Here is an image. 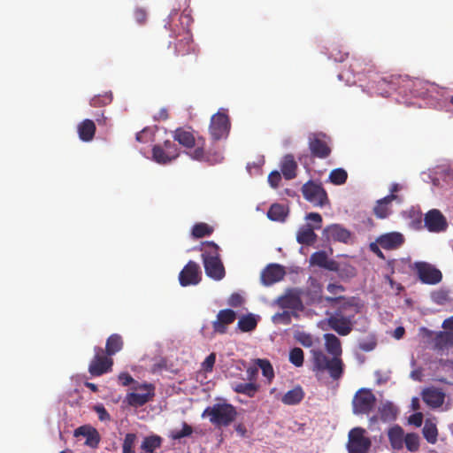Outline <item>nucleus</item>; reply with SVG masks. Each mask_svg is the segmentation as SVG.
<instances>
[{
    "instance_id": "obj_1",
    "label": "nucleus",
    "mask_w": 453,
    "mask_h": 453,
    "mask_svg": "<svg viewBox=\"0 0 453 453\" xmlns=\"http://www.w3.org/2000/svg\"><path fill=\"white\" fill-rule=\"evenodd\" d=\"M331 306L338 305L333 313H326V324L330 329L336 332L339 335L346 336L349 334L355 324V316L360 312L361 305L355 297L345 298L325 297Z\"/></svg>"
},
{
    "instance_id": "obj_2",
    "label": "nucleus",
    "mask_w": 453,
    "mask_h": 453,
    "mask_svg": "<svg viewBox=\"0 0 453 453\" xmlns=\"http://www.w3.org/2000/svg\"><path fill=\"white\" fill-rule=\"evenodd\" d=\"M326 349L333 355L329 358L322 350H312V371L315 372H327L334 380H339L343 374V362L341 359L342 352L341 341L333 334L324 335Z\"/></svg>"
},
{
    "instance_id": "obj_3",
    "label": "nucleus",
    "mask_w": 453,
    "mask_h": 453,
    "mask_svg": "<svg viewBox=\"0 0 453 453\" xmlns=\"http://www.w3.org/2000/svg\"><path fill=\"white\" fill-rule=\"evenodd\" d=\"M205 273L208 277L220 280L225 277L226 271L220 259L219 247L213 242H204L199 249Z\"/></svg>"
},
{
    "instance_id": "obj_4",
    "label": "nucleus",
    "mask_w": 453,
    "mask_h": 453,
    "mask_svg": "<svg viewBox=\"0 0 453 453\" xmlns=\"http://www.w3.org/2000/svg\"><path fill=\"white\" fill-rule=\"evenodd\" d=\"M237 416L236 408L226 402L216 403L208 406L202 413L203 418H209L211 425L218 428L229 426L235 421Z\"/></svg>"
},
{
    "instance_id": "obj_5",
    "label": "nucleus",
    "mask_w": 453,
    "mask_h": 453,
    "mask_svg": "<svg viewBox=\"0 0 453 453\" xmlns=\"http://www.w3.org/2000/svg\"><path fill=\"white\" fill-rule=\"evenodd\" d=\"M173 139L186 149L190 150L187 154L194 160L208 161L204 151L205 140L196 138L193 132L183 127H178L173 132Z\"/></svg>"
},
{
    "instance_id": "obj_6",
    "label": "nucleus",
    "mask_w": 453,
    "mask_h": 453,
    "mask_svg": "<svg viewBox=\"0 0 453 453\" xmlns=\"http://www.w3.org/2000/svg\"><path fill=\"white\" fill-rule=\"evenodd\" d=\"M308 146L313 157L325 159L332 152L331 139L323 132L310 134L308 136Z\"/></svg>"
},
{
    "instance_id": "obj_7",
    "label": "nucleus",
    "mask_w": 453,
    "mask_h": 453,
    "mask_svg": "<svg viewBox=\"0 0 453 453\" xmlns=\"http://www.w3.org/2000/svg\"><path fill=\"white\" fill-rule=\"evenodd\" d=\"M95 356L89 363L88 372L92 376H101L111 371L113 359L99 347H94Z\"/></svg>"
},
{
    "instance_id": "obj_8",
    "label": "nucleus",
    "mask_w": 453,
    "mask_h": 453,
    "mask_svg": "<svg viewBox=\"0 0 453 453\" xmlns=\"http://www.w3.org/2000/svg\"><path fill=\"white\" fill-rule=\"evenodd\" d=\"M365 430L355 427L349 433L347 449L349 453H367L371 448V440L366 437Z\"/></svg>"
},
{
    "instance_id": "obj_9",
    "label": "nucleus",
    "mask_w": 453,
    "mask_h": 453,
    "mask_svg": "<svg viewBox=\"0 0 453 453\" xmlns=\"http://www.w3.org/2000/svg\"><path fill=\"white\" fill-rule=\"evenodd\" d=\"M376 397L371 389L360 388L352 400L353 413L368 414L374 407Z\"/></svg>"
},
{
    "instance_id": "obj_10",
    "label": "nucleus",
    "mask_w": 453,
    "mask_h": 453,
    "mask_svg": "<svg viewBox=\"0 0 453 453\" xmlns=\"http://www.w3.org/2000/svg\"><path fill=\"white\" fill-rule=\"evenodd\" d=\"M179 157V149L177 145L166 140L163 145L156 144L152 148V158L158 164L165 165L171 163Z\"/></svg>"
},
{
    "instance_id": "obj_11",
    "label": "nucleus",
    "mask_w": 453,
    "mask_h": 453,
    "mask_svg": "<svg viewBox=\"0 0 453 453\" xmlns=\"http://www.w3.org/2000/svg\"><path fill=\"white\" fill-rule=\"evenodd\" d=\"M414 270L419 280L424 284L436 285L442 280L441 272L427 262H416Z\"/></svg>"
},
{
    "instance_id": "obj_12",
    "label": "nucleus",
    "mask_w": 453,
    "mask_h": 453,
    "mask_svg": "<svg viewBox=\"0 0 453 453\" xmlns=\"http://www.w3.org/2000/svg\"><path fill=\"white\" fill-rule=\"evenodd\" d=\"M303 197L315 206H324L328 203L327 194L321 184L309 180L302 187Z\"/></svg>"
},
{
    "instance_id": "obj_13",
    "label": "nucleus",
    "mask_w": 453,
    "mask_h": 453,
    "mask_svg": "<svg viewBox=\"0 0 453 453\" xmlns=\"http://www.w3.org/2000/svg\"><path fill=\"white\" fill-rule=\"evenodd\" d=\"M135 389L144 392L128 393L126 396V402L133 407H141L152 400L155 395V387L152 384L143 383L135 388Z\"/></svg>"
},
{
    "instance_id": "obj_14",
    "label": "nucleus",
    "mask_w": 453,
    "mask_h": 453,
    "mask_svg": "<svg viewBox=\"0 0 453 453\" xmlns=\"http://www.w3.org/2000/svg\"><path fill=\"white\" fill-rule=\"evenodd\" d=\"M210 134L213 140H220L228 134L230 129L229 118L226 113L217 112L211 119Z\"/></svg>"
},
{
    "instance_id": "obj_15",
    "label": "nucleus",
    "mask_w": 453,
    "mask_h": 453,
    "mask_svg": "<svg viewBox=\"0 0 453 453\" xmlns=\"http://www.w3.org/2000/svg\"><path fill=\"white\" fill-rule=\"evenodd\" d=\"M424 226L431 233H441L447 230L449 225L440 210L432 209L424 216Z\"/></svg>"
},
{
    "instance_id": "obj_16",
    "label": "nucleus",
    "mask_w": 453,
    "mask_h": 453,
    "mask_svg": "<svg viewBox=\"0 0 453 453\" xmlns=\"http://www.w3.org/2000/svg\"><path fill=\"white\" fill-rule=\"evenodd\" d=\"M201 280V269L197 263L189 261L180 271L179 281L182 287L196 285Z\"/></svg>"
},
{
    "instance_id": "obj_17",
    "label": "nucleus",
    "mask_w": 453,
    "mask_h": 453,
    "mask_svg": "<svg viewBox=\"0 0 453 453\" xmlns=\"http://www.w3.org/2000/svg\"><path fill=\"white\" fill-rule=\"evenodd\" d=\"M277 304L281 309H290L298 311H303L304 309L301 299V291L296 289L290 290L284 296H280L277 300Z\"/></svg>"
},
{
    "instance_id": "obj_18",
    "label": "nucleus",
    "mask_w": 453,
    "mask_h": 453,
    "mask_svg": "<svg viewBox=\"0 0 453 453\" xmlns=\"http://www.w3.org/2000/svg\"><path fill=\"white\" fill-rule=\"evenodd\" d=\"M236 312L231 309L220 310L217 314L216 320L212 322L213 332L224 334L227 331V326L234 322Z\"/></svg>"
},
{
    "instance_id": "obj_19",
    "label": "nucleus",
    "mask_w": 453,
    "mask_h": 453,
    "mask_svg": "<svg viewBox=\"0 0 453 453\" xmlns=\"http://www.w3.org/2000/svg\"><path fill=\"white\" fill-rule=\"evenodd\" d=\"M376 239L380 246L387 250H397L405 242L403 234L399 232L386 233L379 235Z\"/></svg>"
},
{
    "instance_id": "obj_20",
    "label": "nucleus",
    "mask_w": 453,
    "mask_h": 453,
    "mask_svg": "<svg viewBox=\"0 0 453 453\" xmlns=\"http://www.w3.org/2000/svg\"><path fill=\"white\" fill-rule=\"evenodd\" d=\"M286 274L284 267L278 264L267 265L261 273V281L265 286H271L281 280Z\"/></svg>"
},
{
    "instance_id": "obj_21",
    "label": "nucleus",
    "mask_w": 453,
    "mask_h": 453,
    "mask_svg": "<svg viewBox=\"0 0 453 453\" xmlns=\"http://www.w3.org/2000/svg\"><path fill=\"white\" fill-rule=\"evenodd\" d=\"M74 437L83 436L86 438L85 445L92 448L96 449L99 446L101 436L98 433V431L89 426V425H83L76 428L73 432Z\"/></svg>"
},
{
    "instance_id": "obj_22",
    "label": "nucleus",
    "mask_w": 453,
    "mask_h": 453,
    "mask_svg": "<svg viewBox=\"0 0 453 453\" xmlns=\"http://www.w3.org/2000/svg\"><path fill=\"white\" fill-rule=\"evenodd\" d=\"M194 51L192 35L188 30L183 31L177 37L174 44L176 56H186Z\"/></svg>"
},
{
    "instance_id": "obj_23",
    "label": "nucleus",
    "mask_w": 453,
    "mask_h": 453,
    "mask_svg": "<svg viewBox=\"0 0 453 453\" xmlns=\"http://www.w3.org/2000/svg\"><path fill=\"white\" fill-rule=\"evenodd\" d=\"M421 395L423 401L431 408L441 406L445 398L444 393L434 387L423 389Z\"/></svg>"
},
{
    "instance_id": "obj_24",
    "label": "nucleus",
    "mask_w": 453,
    "mask_h": 453,
    "mask_svg": "<svg viewBox=\"0 0 453 453\" xmlns=\"http://www.w3.org/2000/svg\"><path fill=\"white\" fill-rule=\"evenodd\" d=\"M297 167V163L292 154L284 156L280 164V170L286 180H293L296 177Z\"/></svg>"
},
{
    "instance_id": "obj_25",
    "label": "nucleus",
    "mask_w": 453,
    "mask_h": 453,
    "mask_svg": "<svg viewBox=\"0 0 453 453\" xmlns=\"http://www.w3.org/2000/svg\"><path fill=\"white\" fill-rule=\"evenodd\" d=\"M396 198L397 196L391 194L385 196L382 199L378 200L376 205L373 208V212L375 216L379 219L388 218L391 214L389 204L393 200Z\"/></svg>"
},
{
    "instance_id": "obj_26",
    "label": "nucleus",
    "mask_w": 453,
    "mask_h": 453,
    "mask_svg": "<svg viewBox=\"0 0 453 453\" xmlns=\"http://www.w3.org/2000/svg\"><path fill=\"white\" fill-rule=\"evenodd\" d=\"M96 125L93 120L88 119H84L77 127L79 138L86 142L92 141L96 134Z\"/></svg>"
},
{
    "instance_id": "obj_27",
    "label": "nucleus",
    "mask_w": 453,
    "mask_h": 453,
    "mask_svg": "<svg viewBox=\"0 0 453 453\" xmlns=\"http://www.w3.org/2000/svg\"><path fill=\"white\" fill-rule=\"evenodd\" d=\"M311 226L306 225L299 228L296 234V241L300 244L311 245L317 240V234L314 233Z\"/></svg>"
},
{
    "instance_id": "obj_28",
    "label": "nucleus",
    "mask_w": 453,
    "mask_h": 453,
    "mask_svg": "<svg viewBox=\"0 0 453 453\" xmlns=\"http://www.w3.org/2000/svg\"><path fill=\"white\" fill-rule=\"evenodd\" d=\"M123 346L124 341L122 336L119 334H112L106 340L104 352L107 356L111 357L119 352L123 349Z\"/></svg>"
},
{
    "instance_id": "obj_29",
    "label": "nucleus",
    "mask_w": 453,
    "mask_h": 453,
    "mask_svg": "<svg viewBox=\"0 0 453 453\" xmlns=\"http://www.w3.org/2000/svg\"><path fill=\"white\" fill-rule=\"evenodd\" d=\"M304 391L301 386H296L288 390L281 397V402L286 405H296L300 403L304 398Z\"/></svg>"
},
{
    "instance_id": "obj_30",
    "label": "nucleus",
    "mask_w": 453,
    "mask_h": 453,
    "mask_svg": "<svg viewBox=\"0 0 453 453\" xmlns=\"http://www.w3.org/2000/svg\"><path fill=\"white\" fill-rule=\"evenodd\" d=\"M325 231L327 233L328 238L334 241L346 243L350 239V232L339 225L328 226Z\"/></svg>"
},
{
    "instance_id": "obj_31",
    "label": "nucleus",
    "mask_w": 453,
    "mask_h": 453,
    "mask_svg": "<svg viewBox=\"0 0 453 453\" xmlns=\"http://www.w3.org/2000/svg\"><path fill=\"white\" fill-rule=\"evenodd\" d=\"M388 439L394 449H402L404 442L403 428L399 426L391 427L388 430Z\"/></svg>"
},
{
    "instance_id": "obj_32",
    "label": "nucleus",
    "mask_w": 453,
    "mask_h": 453,
    "mask_svg": "<svg viewBox=\"0 0 453 453\" xmlns=\"http://www.w3.org/2000/svg\"><path fill=\"white\" fill-rule=\"evenodd\" d=\"M310 263L312 265H318L321 268L334 270V262L328 259L325 251L314 252L310 257Z\"/></svg>"
},
{
    "instance_id": "obj_33",
    "label": "nucleus",
    "mask_w": 453,
    "mask_h": 453,
    "mask_svg": "<svg viewBox=\"0 0 453 453\" xmlns=\"http://www.w3.org/2000/svg\"><path fill=\"white\" fill-rule=\"evenodd\" d=\"M453 345V332L442 331L437 334L434 338V347L438 350H443Z\"/></svg>"
},
{
    "instance_id": "obj_34",
    "label": "nucleus",
    "mask_w": 453,
    "mask_h": 453,
    "mask_svg": "<svg viewBox=\"0 0 453 453\" xmlns=\"http://www.w3.org/2000/svg\"><path fill=\"white\" fill-rule=\"evenodd\" d=\"M162 444V438L158 435H150L144 438L141 445L142 453H153Z\"/></svg>"
},
{
    "instance_id": "obj_35",
    "label": "nucleus",
    "mask_w": 453,
    "mask_h": 453,
    "mask_svg": "<svg viewBox=\"0 0 453 453\" xmlns=\"http://www.w3.org/2000/svg\"><path fill=\"white\" fill-rule=\"evenodd\" d=\"M288 215V209L280 203H273L267 211V217L273 221H284Z\"/></svg>"
},
{
    "instance_id": "obj_36",
    "label": "nucleus",
    "mask_w": 453,
    "mask_h": 453,
    "mask_svg": "<svg viewBox=\"0 0 453 453\" xmlns=\"http://www.w3.org/2000/svg\"><path fill=\"white\" fill-rule=\"evenodd\" d=\"M257 320L252 314L241 317L237 323L238 328L243 333L253 331L257 327Z\"/></svg>"
},
{
    "instance_id": "obj_37",
    "label": "nucleus",
    "mask_w": 453,
    "mask_h": 453,
    "mask_svg": "<svg viewBox=\"0 0 453 453\" xmlns=\"http://www.w3.org/2000/svg\"><path fill=\"white\" fill-rule=\"evenodd\" d=\"M233 389L236 393L246 395L249 397H253L258 390V386L253 382L238 383L234 386Z\"/></svg>"
},
{
    "instance_id": "obj_38",
    "label": "nucleus",
    "mask_w": 453,
    "mask_h": 453,
    "mask_svg": "<svg viewBox=\"0 0 453 453\" xmlns=\"http://www.w3.org/2000/svg\"><path fill=\"white\" fill-rule=\"evenodd\" d=\"M213 233V227L206 223L201 222L194 225L192 228V235L195 238H203L209 236Z\"/></svg>"
},
{
    "instance_id": "obj_39",
    "label": "nucleus",
    "mask_w": 453,
    "mask_h": 453,
    "mask_svg": "<svg viewBox=\"0 0 453 453\" xmlns=\"http://www.w3.org/2000/svg\"><path fill=\"white\" fill-rule=\"evenodd\" d=\"M423 435L429 443H435L438 436L436 426L429 421H426L423 427Z\"/></svg>"
},
{
    "instance_id": "obj_40",
    "label": "nucleus",
    "mask_w": 453,
    "mask_h": 453,
    "mask_svg": "<svg viewBox=\"0 0 453 453\" xmlns=\"http://www.w3.org/2000/svg\"><path fill=\"white\" fill-rule=\"evenodd\" d=\"M112 101L111 92H105L101 95H96L90 99V105L92 107H103L108 105Z\"/></svg>"
},
{
    "instance_id": "obj_41",
    "label": "nucleus",
    "mask_w": 453,
    "mask_h": 453,
    "mask_svg": "<svg viewBox=\"0 0 453 453\" xmlns=\"http://www.w3.org/2000/svg\"><path fill=\"white\" fill-rule=\"evenodd\" d=\"M348 178L347 172L342 168L334 169L329 174V180L334 185H342Z\"/></svg>"
},
{
    "instance_id": "obj_42",
    "label": "nucleus",
    "mask_w": 453,
    "mask_h": 453,
    "mask_svg": "<svg viewBox=\"0 0 453 453\" xmlns=\"http://www.w3.org/2000/svg\"><path fill=\"white\" fill-rule=\"evenodd\" d=\"M368 65L369 63L366 59L358 58L352 60L349 68L354 74H359L369 71L370 68H367Z\"/></svg>"
},
{
    "instance_id": "obj_43",
    "label": "nucleus",
    "mask_w": 453,
    "mask_h": 453,
    "mask_svg": "<svg viewBox=\"0 0 453 453\" xmlns=\"http://www.w3.org/2000/svg\"><path fill=\"white\" fill-rule=\"evenodd\" d=\"M257 365L261 369L262 374L270 382L274 377V372L271 363L267 359H257Z\"/></svg>"
},
{
    "instance_id": "obj_44",
    "label": "nucleus",
    "mask_w": 453,
    "mask_h": 453,
    "mask_svg": "<svg viewBox=\"0 0 453 453\" xmlns=\"http://www.w3.org/2000/svg\"><path fill=\"white\" fill-rule=\"evenodd\" d=\"M303 351L301 348H293L289 352V362L296 367L303 365Z\"/></svg>"
},
{
    "instance_id": "obj_45",
    "label": "nucleus",
    "mask_w": 453,
    "mask_h": 453,
    "mask_svg": "<svg viewBox=\"0 0 453 453\" xmlns=\"http://www.w3.org/2000/svg\"><path fill=\"white\" fill-rule=\"evenodd\" d=\"M403 443L409 451L415 452L419 448V437L416 434H407Z\"/></svg>"
},
{
    "instance_id": "obj_46",
    "label": "nucleus",
    "mask_w": 453,
    "mask_h": 453,
    "mask_svg": "<svg viewBox=\"0 0 453 453\" xmlns=\"http://www.w3.org/2000/svg\"><path fill=\"white\" fill-rule=\"evenodd\" d=\"M137 436L135 434H127L122 444V453H135L134 446Z\"/></svg>"
},
{
    "instance_id": "obj_47",
    "label": "nucleus",
    "mask_w": 453,
    "mask_h": 453,
    "mask_svg": "<svg viewBox=\"0 0 453 453\" xmlns=\"http://www.w3.org/2000/svg\"><path fill=\"white\" fill-rule=\"evenodd\" d=\"M378 90L384 89V86L388 88L384 92L380 93L382 96H388V94H390L392 90L395 89V82L393 81L392 76L381 78L380 81H378Z\"/></svg>"
},
{
    "instance_id": "obj_48",
    "label": "nucleus",
    "mask_w": 453,
    "mask_h": 453,
    "mask_svg": "<svg viewBox=\"0 0 453 453\" xmlns=\"http://www.w3.org/2000/svg\"><path fill=\"white\" fill-rule=\"evenodd\" d=\"M192 433V426L186 422H183L181 430H174L172 432V438L173 440H180L183 437L191 435Z\"/></svg>"
},
{
    "instance_id": "obj_49",
    "label": "nucleus",
    "mask_w": 453,
    "mask_h": 453,
    "mask_svg": "<svg viewBox=\"0 0 453 453\" xmlns=\"http://www.w3.org/2000/svg\"><path fill=\"white\" fill-rule=\"evenodd\" d=\"M272 320L274 324L289 325L291 323V313L287 311L277 312L272 317Z\"/></svg>"
},
{
    "instance_id": "obj_50",
    "label": "nucleus",
    "mask_w": 453,
    "mask_h": 453,
    "mask_svg": "<svg viewBox=\"0 0 453 453\" xmlns=\"http://www.w3.org/2000/svg\"><path fill=\"white\" fill-rule=\"evenodd\" d=\"M134 18L139 25H144L148 19L147 11L141 7L136 8L134 11Z\"/></svg>"
},
{
    "instance_id": "obj_51",
    "label": "nucleus",
    "mask_w": 453,
    "mask_h": 453,
    "mask_svg": "<svg viewBox=\"0 0 453 453\" xmlns=\"http://www.w3.org/2000/svg\"><path fill=\"white\" fill-rule=\"evenodd\" d=\"M216 361V355L215 353H211L205 360L202 363V369L206 372H211L214 366Z\"/></svg>"
},
{
    "instance_id": "obj_52",
    "label": "nucleus",
    "mask_w": 453,
    "mask_h": 453,
    "mask_svg": "<svg viewBox=\"0 0 453 453\" xmlns=\"http://www.w3.org/2000/svg\"><path fill=\"white\" fill-rule=\"evenodd\" d=\"M280 181H281V175L278 171H273L269 173L268 182L272 188H278Z\"/></svg>"
},
{
    "instance_id": "obj_53",
    "label": "nucleus",
    "mask_w": 453,
    "mask_h": 453,
    "mask_svg": "<svg viewBox=\"0 0 453 453\" xmlns=\"http://www.w3.org/2000/svg\"><path fill=\"white\" fill-rule=\"evenodd\" d=\"M327 291L333 295L332 297H338L337 295L345 291V288L341 284L329 283L326 287Z\"/></svg>"
},
{
    "instance_id": "obj_54",
    "label": "nucleus",
    "mask_w": 453,
    "mask_h": 453,
    "mask_svg": "<svg viewBox=\"0 0 453 453\" xmlns=\"http://www.w3.org/2000/svg\"><path fill=\"white\" fill-rule=\"evenodd\" d=\"M95 411L98 414V418L101 421L110 420L111 416L106 409L102 404H97L94 407Z\"/></svg>"
},
{
    "instance_id": "obj_55",
    "label": "nucleus",
    "mask_w": 453,
    "mask_h": 453,
    "mask_svg": "<svg viewBox=\"0 0 453 453\" xmlns=\"http://www.w3.org/2000/svg\"><path fill=\"white\" fill-rule=\"evenodd\" d=\"M306 219L317 224L313 228H315V229L321 228L322 217L319 213L311 212L306 216Z\"/></svg>"
},
{
    "instance_id": "obj_56",
    "label": "nucleus",
    "mask_w": 453,
    "mask_h": 453,
    "mask_svg": "<svg viewBox=\"0 0 453 453\" xmlns=\"http://www.w3.org/2000/svg\"><path fill=\"white\" fill-rule=\"evenodd\" d=\"M409 423L419 427L423 422V414L421 412H416L409 417Z\"/></svg>"
},
{
    "instance_id": "obj_57",
    "label": "nucleus",
    "mask_w": 453,
    "mask_h": 453,
    "mask_svg": "<svg viewBox=\"0 0 453 453\" xmlns=\"http://www.w3.org/2000/svg\"><path fill=\"white\" fill-rule=\"evenodd\" d=\"M118 380L122 386H129L130 384L134 382V380L128 372L119 373Z\"/></svg>"
},
{
    "instance_id": "obj_58",
    "label": "nucleus",
    "mask_w": 453,
    "mask_h": 453,
    "mask_svg": "<svg viewBox=\"0 0 453 453\" xmlns=\"http://www.w3.org/2000/svg\"><path fill=\"white\" fill-rule=\"evenodd\" d=\"M382 249L380 244L377 242V239L375 240L374 242H372L370 243L369 245V250L374 253L378 257L381 258V259H385V256L383 254V252L381 251Z\"/></svg>"
},
{
    "instance_id": "obj_59",
    "label": "nucleus",
    "mask_w": 453,
    "mask_h": 453,
    "mask_svg": "<svg viewBox=\"0 0 453 453\" xmlns=\"http://www.w3.org/2000/svg\"><path fill=\"white\" fill-rule=\"evenodd\" d=\"M376 346V342L374 340L371 341H362L359 342V349L364 351H371Z\"/></svg>"
},
{
    "instance_id": "obj_60",
    "label": "nucleus",
    "mask_w": 453,
    "mask_h": 453,
    "mask_svg": "<svg viewBox=\"0 0 453 453\" xmlns=\"http://www.w3.org/2000/svg\"><path fill=\"white\" fill-rule=\"evenodd\" d=\"M242 303V298L239 294H233L228 300V304L233 307H239Z\"/></svg>"
},
{
    "instance_id": "obj_61",
    "label": "nucleus",
    "mask_w": 453,
    "mask_h": 453,
    "mask_svg": "<svg viewBox=\"0 0 453 453\" xmlns=\"http://www.w3.org/2000/svg\"><path fill=\"white\" fill-rule=\"evenodd\" d=\"M433 298L437 303H442L448 299V295L444 291H438L433 295Z\"/></svg>"
},
{
    "instance_id": "obj_62",
    "label": "nucleus",
    "mask_w": 453,
    "mask_h": 453,
    "mask_svg": "<svg viewBox=\"0 0 453 453\" xmlns=\"http://www.w3.org/2000/svg\"><path fill=\"white\" fill-rule=\"evenodd\" d=\"M298 341L304 346L310 347L312 344V339L310 334H303L299 338Z\"/></svg>"
},
{
    "instance_id": "obj_63",
    "label": "nucleus",
    "mask_w": 453,
    "mask_h": 453,
    "mask_svg": "<svg viewBox=\"0 0 453 453\" xmlns=\"http://www.w3.org/2000/svg\"><path fill=\"white\" fill-rule=\"evenodd\" d=\"M388 413H389L393 417H395V413L394 411V407L391 404L384 405V407H383V409L381 411L382 418H388Z\"/></svg>"
},
{
    "instance_id": "obj_64",
    "label": "nucleus",
    "mask_w": 453,
    "mask_h": 453,
    "mask_svg": "<svg viewBox=\"0 0 453 453\" xmlns=\"http://www.w3.org/2000/svg\"><path fill=\"white\" fill-rule=\"evenodd\" d=\"M442 327L446 330H453V316L446 319L442 322Z\"/></svg>"
}]
</instances>
